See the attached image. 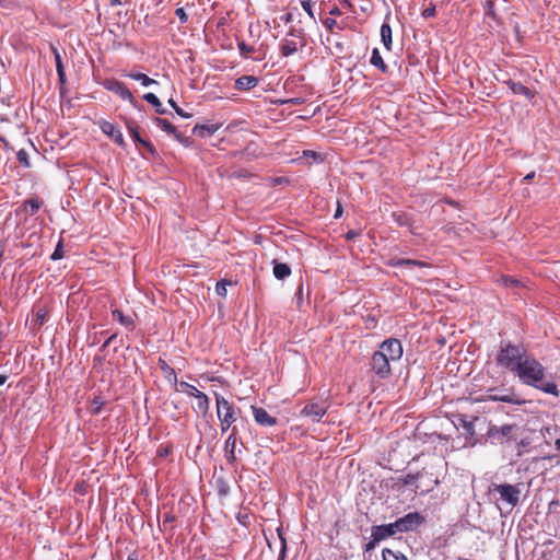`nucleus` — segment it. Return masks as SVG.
I'll use <instances>...</instances> for the list:
<instances>
[{
    "mask_svg": "<svg viewBox=\"0 0 560 560\" xmlns=\"http://www.w3.org/2000/svg\"><path fill=\"white\" fill-rule=\"evenodd\" d=\"M402 353V346L398 339H387L373 353L371 368L378 377L386 378L392 373V365L401 359Z\"/></svg>",
    "mask_w": 560,
    "mask_h": 560,
    "instance_id": "f257e3e1",
    "label": "nucleus"
},
{
    "mask_svg": "<svg viewBox=\"0 0 560 560\" xmlns=\"http://www.w3.org/2000/svg\"><path fill=\"white\" fill-rule=\"evenodd\" d=\"M514 374L525 385L536 387L546 394L559 395L557 385L553 382L544 381L545 369L535 358L526 354Z\"/></svg>",
    "mask_w": 560,
    "mask_h": 560,
    "instance_id": "f03ea898",
    "label": "nucleus"
},
{
    "mask_svg": "<svg viewBox=\"0 0 560 560\" xmlns=\"http://www.w3.org/2000/svg\"><path fill=\"white\" fill-rule=\"evenodd\" d=\"M524 427L516 423L492 425L488 430V438L492 442L505 443L521 441L523 443Z\"/></svg>",
    "mask_w": 560,
    "mask_h": 560,
    "instance_id": "7ed1b4c3",
    "label": "nucleus"
},
{
    "mask_svg": "<svg viewBox=\"0 0 560 560\" xmlns=\"http://www.w3.org/2000/svg\"><path fill=\"white\" fill-rule=\"evenodd\" d=\"M525 357L526 353L522 348L508 345L501 349L498 355V363L515 373Z\"/></svg>",
    "mask_w": 560,
    "mask_h": 560,
    "instance_id": "20e7f679",
    "label": "nucleus"
},
{
    "mask_svg": "<svg viewBox=\"0 0 560 560\" xmlns=\"http://www.w3.org/2000/svg\"><path fill=\"white\" fill-rule=\"evenodd\" d=\"M217 416L220 421L234 423L237 420V411L232 402L223 396L215 394Z\"/></svg>",
    "mask_w": 560,
    "mask_h": 560,
    "instance_id": "39448f33",
    "label": "nucleus"
},
{
    "mask_svg": "<svg viewBox=\"0 0 560 560\" xmlns=\"http://www.w3.org/2000/svg\"><path fill=\"white\" fill-rule=\"evenodd\" d=\"M327 410L328 404L326 400L311 401L304 406L301 415L308 418L312 422H318Z\"/></svg>",
    "mask_w": 560,
    "mask_h": 560,
    "instance_id": "423d86ee",
    "label": "nucleus"
},
{
    "mask_svg": "<svg viewBox=\"0 0 560 560\" xmlns=\"http://www.w3.org/2000/svg\"><path fill=\"white\" fill-rule=\"evenodd\" d=\"M495 491L500 494L501 500L508 502L511 506H515L520 498V489L513 485H499Z\"/></svg>",
    "mask_w": 560,
    "mask_h": 560,
    "instance_id": "0eeeda50",
    "label": "nucleus"
},
{
    "mask_svg": "<svg viewBox=\"0 0 560 560\" xmlns=\"http://www.w3.org/2000/svg\"><path fill=\"white\" fill-rule=\"evenodd\" d=\"M397 533H401L397 521L386 525L374 526L372 528V538L375 541L384 540L390 536H394Z\"/></svg>",
    "mask_w": 560,
    "mask_h": 560,
    "instance_id": "6e6552de",
    "label": "nucleus"
},
{
    "mask_svg": "<svg viewBox=\"0 0 560 560\" xmlns=\"http://www.w3.org/2000/svg\"><path fill=\"white\" fill-rule=\"evenodd\" d=\"M493 392H495V389H490L489 394H487L485 397H482V398H475V400H477V401H486V400L504 401V402H510V404H515V405H521V404L525 402L523 399L518 398L512 392H509V393H505V394H501V395L500 394H493Z\"/></svg>",
    "mask_w": 560,
    "mask_h": 560,
    "instance_id": "1a4fd4ad",
    "label": "nucleus"
},
{
    "mask_svg": "<svg viewBox=\"0 0 560 560\" xmlns=\"http://www.w3.org/2000/svg\"><path fill=\"white\" fill-rule=\"evenodd\" d=\"M104 88L119 95L122 100L129 101L131 104L135 103L131 92L121 82L117 80H106Z\"/></svg>",
    "mask_w": 560,
    "mask_h": 560,
    "instance_id": "9d476101",
    "label": "nucleus"
},
{
    "mask_svg": "<svg viewBox=\"0 0 560 560\" xmlns=\"http://www.w3.org/2000/svg\"><path fill=\"white\" fill-rule=\"evenodd\" d=\"M253 416L255 421L262 427H273L277 424V419L270 416L265 409L252 406Z\"/></svg>",
    "mask_w": 560,
    "mask_h": 560,
    "instance_id": "9b49d317",
    "label": "nucleus"
},
{
    "mask_svg": "<svg viewBox=\"0 0 560 560\" xmlns=\"http://www.w3.org/2000/svg\"><path fill=\"white\" fill-rule=\"evenodd\" d=\"M421 521L422 518L418 513H409L404 517L398 518L397 523L402 533L416 528L421 523Z\"/></svg>",
    "mask_w": 560,
    "mask_h": 560,
    "instance_id": "f8f14e48",
    "label": "nucleus"
},
{
    "mask_svg": "<svg viewBox=\"0 0 560 560\" xmlns=\"http://www.w3.org/2000/svg\"><path fill=\"white\" fill-rule=\"evenodd\" d=\"M300 46L302 44L298 43L294 38L285 37L281 43V52L284 57H289L295 54Z\"/></svg>",
    "mask_w": 560,
    "mask_h": 560,
    "instance_id": "ddd939ff",
    "label": "nucleus"
},
{
    "mask_svg": "<svg viewBox=\"0 0 560 560\" xmlns=\"http://www.w3.org/2000/svg\"><path fill=\"white\" fill-rule=\"evenodd\" d=\"M258 84V79L253 75H243L235 81L237 90H250Z\"/></svg>",
    "mask_w": 560,
    "mask_h": 560,
    "instance_id": "4468645a",
    "label": "nucleus"
},
{
    "mask_svg": "<svg viewBox=\"0 0 560 560\" xmlns=\"http://www.w3.org/2000/svg\"><path fill=\"white\" fill-rule=\"evenodd\" d=\"M197 402H196V408L199 412H201L203 416H206L209 411V407H210V401H209V398L206 394H203L202 392L198 393V395L195 397Z\"/></svg>",
    "mask_w": 560,
    "mask_h": 560,
    "instance_id": "2eb2a0df",
    "label": "nucleus"
},
{
    "mask_svg": "<svg viewBox=\"0 0 560 560\" xmlns=\"http://www.w3.org/2000/svg\"><path fill=\"white\" fill-rule=\"evenodd\" d=\"M103 131L105 133H107L108 136H110L113 138V140L115 142H117L118 144H122L124 143L122 133L119 130H117L112 124L105 122L103 125Z\"/></svg>",
    "mask_w": 560,
    "mask_h": 560,
    "instance_id": "dca6fc26",
    "label": "nucleus"
},
{
    "mask_svg": "<svg viewBox=\"0 0 560 560\" xmlns=\"http://www.w3.org/2000/svg\"><path fill=\"white\" fill-rule=\"evenodd\" d=\"M381 39L387 50L392 48V27L384 23L381 26Z\"/></svg>",
    "mask_w": 560,
    "mask_h": 560,
    "instance_id": "f3484780",
    "label": "nucleus"
},
{
    "mask_svg": "<svg viewBox=\"0 0 560 560\" xmlns=\"http://www.w3.org/2000/svg\"><path fill=\"white\" fill-rule=\"evenodd\" d=\"M291 269L287 264L276 262L273 266V275L277 279L282 280L289 277Z\"/></svg>",
    "mask_w": 560,
    "mask_h": 560,
    "instance_id": "a211bd4d",
    "label": "nucleus"
},
{
    "mask_svg": "<svg viewBox=\"0 0 560 560\" xmlns=\"http://www.w3.org/2000/svg\"><path fill=\"white\" fill-rule=\"evenodd\" d=\"M236 446V434L235 428L232 430V433L228 436L225 441V452L229 458H234V450Z\"/></svg>",
    "mask_w": 560,
    "mask_h": 560,
    "instance_id": "6ab92c4d",
    "label": "nucleus"
},
{
    "mask_svg": "<svg viewBox=\"0 0 560 560\" xmlns=\"http://www.w3.org/2000/svg\"><path fill=\"white\" fill-rule=\"evenodd\" d=\"M52 50H54V55H55L56 69H57V73L59 77V81L61 84H63L66 82V73H65V68H63L62 61H61V56L57 49L54 48Z\"/></svg>",
    "mask_w": 560,
    "mask_h": 560,
    "instance_id": "aec40b11",
    "label": "nucleus"
},
{
    "mask_svg": "<svg viewBox=\"0 0 560 560\" xmlns=\"http://www.w3.org/2000/svg\"><path fill=\"white\" fill-rule=\"evenodd\" d=\"M42 202L37 199H30L23 203V209L31 215L35 214L40 208Z\"/></svg>",
    "mask_w": 560,
    "mask_h": 560,
    "instance_id": "412c9836",
    "label": "nucleus"
},
{
    "mask_svg": "<svg viewBox=\"0 0 560 560\" xmlns=\"http://www.w3.org/2000/svg\"><path fill=\"white\" fill-rule=\"evenodd\" d=\"M128 77L133 79V80H136V81L141 82V84L143 86H149L151 84H155L156 83L155 80H153V79L149 78L147 74L140 73V72H138V73H130V74H128Z\"/></svg>",
    "mask_w": 560,
    "mask_h": 560,
    "instance_id": "4be33fe9",
    "label": "nucleus"
},
{
    "mask_svg": "<svg viewBox=\"0 0 560 560\" xmlns=\"http://www.w3.org/2000/svg\"><path fill=\"white\" fill-rule=\"evenodd\" d=\"M113 317L125 327H131L133 325L132 318L130 316H125L119 310L113 311Z\"/></svg>",
    "mask_w": 560,
    "mask_h": 560,
    "instance_id": "5701e85b",
    "label": "nucleus"
},
{
    "mask_svg": "<svg viewBox=\"0 0 560 560\" xmlns=\"http://www.w3.org/2000/svg\"><path fill=\"white\" fill-rule=\"evenodd\" d=\"M155 124L163 131L171 133V135H176V128L166 119L156 118Z\"/></svg>",
    "mask_w": 560,
    "mask_h": 560,
    "instance_id": "b1692460",
    "label": "nucleus"
},
{
    "mask_svg": "<svg viewBox=\"0 0 560 560\" xmlns=\"http://www.w3.org/2000/svg\"><path fill=\"white\" fill-rule=\"evenodd\" d=\"M143 98L150 103L151 105H153L154 107H156V112L160 113V114H164L165 110L161 108L162 104L160 102V100L156 97L155 94L153 93H147L143 95Z\"/></svg>",
    "mask_w": 560,
    "mask_h": 560,
    "instance_id": "393cba45",
    "label": "nucleus"
},
{
    "mask_svg": "<svg viewBox=\"0 0 560 560\" xmlns=\"http://www.w3.org/2000/svg\"><path fill=\"white\" fill-rule=\"evenodd\" d=\"M512 91L515 94L524 95L527 98H532L533 97V92L528 88H526L525 85H523L521 83H513Z\"/></svg>",
    "mask_w": 560,
    "mask_h": 560,
    "instance_id": "a878e982",
    "label": "nucleus"
},
{
    "mask_svg": "<svg viewBox=\"0 0 560 560\" xmlns=\"http://www.w3.org/2000/svg\"><path fill=\"white\" fill-rule=\"evenodd\" d=\"M382 556L383 560H408L402 553L390 549H384Z\"/></svg>",
    "mask_w": 560,
    "mask_h": 560,
    "instance_id": "bb28decb",
    "label": "nucleus"
},
{
    "mask_svg": "<svg viewBox=\"0 0 560 560\" xmlns=\"http://www.w3.org/2000/svg\"><path fill=\"white\" fill-rule=\"evenodd\" d=\"M371 63L377 68H380L381 70L385 71L386 69V66L383 61V58L381 57L378 50L375 48L372 52V57H371Z\"/></svg>",
    "mask_w": 560,
    "mask_h": 560,
    "instance_id": "cd10ccee",
    "label": "nucleus"
},
{
    "mask_svg": "<svg viewBox=\"0 0 560 560\" xmlns=\"http://www.w3.org/2000/svg\"><path fill=\"white\" fill-rule=\"evenodd\" d=\"M182 392L186 393L189 396L196 397L198 393H200L199 389H197L194 385H190L186 382H182L179 384Z\"/></svg>",
    "mask_w": 560,
    "mask_h": 560,
    "instance_id": "c85d7f7f",
    "label": "nucleus"
},
{
    "mask_svg": "<svg viewBox=\"0 0 560 560\" xmlns=\"http://www.w3.org/2000/svg\"><path fill=\"white\" fill-rule=\"evenodd\" d=\"M395 266H409V265H412V266H419V267H425L427 265L422 261H419V260H411V259H398L395 264Z\"/></svg>",
    "mask_w": 560,
    "mask_h": 560,
    "instance_id": "c756f323",
    "label": "nucleus"
},
{
    "mask_svg": "<svg viewBox=\"0 0 560 560\" xmlns=\"http://www.w3.org/2000/svg\"><path fill=\"white\" fill-rule=\"evenodd\" d=\"M228 284H229V283H228V282H225V281H220V282H218V283H217V285H215V292L218 293V295H220V296H222V298H225V296H226V292H228V290H226V285H228Z\"/></svg>",
    "mask_w": 560,
    "mask_h": 560,
    "instance_id": "7c9ffc66",
    "label": "nucleus"
},
{
    "mask_svg": "<svg viewBox=\"0 0 560 560\" xmlns=\"http://www.w3.org/2000/svg\"><path fill=\"white\" fill-rule=\"evenodd\" d=\"M302 4V8L304 9V11L308 14V16L313 20H315V15H314V12L312 10V3H311V0H303L301 2Z\"/></svg>",
    "mask_w": 560,
    "mask_h": 560,
    "instance_id": "2f4dec72",
    "label": "nucleus"
},
{
    "mask_svg": "<svg viewBox=\"0 0 560 560\" xmlns=\"http://www.w3.org/2000/svg\"><path fill=\"white\" fill-rule=\"evenodd\" d=\"M323 24L329 30V31H334L335 27H339L338 26V23L336 20L334 19H330V18H326L324 21H323Z\"/></svg>",
    "mask_w": 560,
    "mask_h": 560,
    "instance_id": "473e14b6",
    "label": "nucleus"
},
{
    "mask_svg": "<svg viewBox=\"0 0 560 560\" xmlns=\"http://www.w3.org/2000/svg\"><path fill=\"white\" fill-rule=\"evenodd\" d=\"M435 14V7L430 3L429 7L424 8L423 11H422V16L423 18H431Z\"/></svg>",
    "mask_w": 560,
    "mask_h": 560,
    "instance_id": "72a5a7b5",
    "label": "nucleus"
},
{
    "mask_svg": "<svg viewBox=\"0 0 560 560\" xmlns=\"http://www.w3.org/2000/svg\"><path fill=\"white\" fill-rule=\"evenodd\" d=\"M175 14L180 20L182 23H185L188 19L187 14L183 8L176 9Z\"/></svg>",
    "mask_w": 560,
    "mask_h": 560,
    "instance_id": "f704fd0d",
    "label": "nucleus"
},
{
    "mask_svg": "<svg viewBox=\"0 0 560 560\" xmlns=\"http://www.w3.org/2000/svg\"><path fill=\"white\" fill-rule=\"evenodd\" d=\"M132 138H133L135 141H137V142L143 144L144 147H147L150 151L152 150L151 145L149 143H147L145 141H143L140 138L139 133L137 131H135V130H132Z\"/></svg>",
    "mask_w": 560,
    "mask_h": 560,
    "instance_id": "c9c22d12",
    "label": "nucleus"
},
{
    "mask_svg": "<svg viewBox=\"0 0 560 560\" xmlns=\"http://www.w3.org/2000/svg\"><path fill=\"white\" fill-rule=\"evenodd\" d=\"M61 257H62L61 247H60V245H58L51 255V259L57 260V259H60Z\"/></svg>",
    "mask_w": 560,
    "mask_h": 560,
    "instance_id": "e433bc0d",
    "label": "nucleus"
},
{
    "mask_svg": "<svg viewBox=\"0 0 560 560\" xmlns=\"http://www.w3.org/2000/svg\"><path fill=\"white\" fill-rule=\"evenodd\" d=\"M232 424L233 423L220 421V428H221L222 433L226 432L232 427Z\"/></svg>",
    "mask_w": 560,
    "mask_h": 560,
    "instance_id": "4c0bfd02",
    "label": "nucleus"
},
{
    "mask_svg": "<svg viewBox=\"0 0 560 560\" xmlns=\"http://www.w3.org/2000/svg\"><path fill=\"white\" fill-rule=\"evenodd\" d=\"M18 158H19V161L24 163L25 165H27V161H26V154L23 152V151H20L18 153Z\"/></svg>",
    "mask_w": 560,
    "mask_h": 560,
    "instance_id": "58836bf2",
    "label": "nucleus"
},
{
    "mask_svg": "<svg viewBox=\"0 0 560 560\" xmlns=\"http://www.w3.org/2000/svg\"><path fill=\"white\" fill-rule=\"evenodd\" d=\"M176 114L184 117V118H188L190 117L189 114L185 113L179 106L175 109Z\"/></svg>",
    "mask_w": 560,
    "mask_h": 560,
    "instance_id": "ea45409f",
    "label": "nucleus"
},
{
    "mask_svg": "<svg viewBox=\"0 0 560 560\" xmlns=\"http://www.w3.org/2000/svg\"><path fill=\"white\" fill-rule=\"evenodd\" d=\"M217 129H218V127H206V126L200 127V130H207V132L210 135L215 132Z\"/></svg>",
    "mask_w": 560,
    "mask_h": 560,
    "instance_id": "a19ab883",
    "label": "nucleus"
},
{
    "mask_svg": "<svg viewBox=\"0 0 560 560\" xmlns=\"http://www.w3.org/2000/svg\"><path fill=\"white\" fill-rule=\"evenodd\" d=\"M504 282H505V284H508V285H514V284H516V283H517V280H514V279H512V278H508V277H506V278H504Z\"/></svg>",
    "mask_w": 560,
    "mask_h": 560,
    "instance_id": "79ce46f5",
    "label": "nucleus"
},
{
    "mask_svg": "<svg viewBox=\"0 0 560 560\" xmlns=\"http://www.w3.org/2000/svg\"><path fill=\"white\" fill-rule=\"evenodd\" d=\"M376 542H377V541H375L374 539H373L372 541H370V542L366 545L365 550H366V551H369V550L373 549Z\"/></svg>",
    "mask_w": 560,
    "mask_h": 560,
    "instance_id": "37998d69",
    "label": "nucleus"
},
{
    "mask_svg": "<svg viewBox=\"0 0 560 560\" xmlns=\"http://www.w3.org/2000/svg\"><path fill=\"white\" fill-rule=\"evenodd\" d=\"M355 236H357V232H355V231H349V232L347 233V238H348V240H352V238H354Z\"/></svg>",
    "mask_w": 560,
    "mask_h": 560,
    "instance_id": "c03bdc74",
    "label": "nucleus"
},
{
    "mask_svg": "<svg viewBox=\"0 0 560 560\" xmlns=\"http://www.w3.org/2000/svg\"><path fill=\"white\" fill-rule=\"evenodd\" d=\"M95 405V407H93V411L94 412H98L100 408H101V402H97V401H94L93 402V406Z\"/></svg>",
    "mask_w": 560,
    "mask_h": 560,
    "instance_id": "a18cd8bd",
    "label": "nucleus"
},
{
    "mask_svg": "<svg viewBox=\"0 0 560 560\" xmlns=\"http://www.w3.org/2000/svg\"><path fill=\"white\" fill-rule=\"evenodd\" d=\"M304 155H305V156H313V158H316V155H317V154H316L315 152H313V151H304Z\"/></svg>",
    "mask_w": 560,
    "mask_h": 560,
    "instance_id": "49530a36",
    "label": "nucleus"
},
{
    "mask_svg": "<svg viewBox=\"0 0 560 560\" xmlns=\"http://www.w3.org/2000/svg\"><path fill=\"white\" fill-rule=\"evenodd\" d=\"M534 177H535V173H534V172H532V173L527 174V175L524 177V180H530V179H533Z\"/></svg>",
    "mask_w": 560,
    "mask_h": 560,
    "instance_id": "de8ad7c7",
    "label": "nucleus"
},
{
    "mask_svg": "<svg viewBox=\"0 0 560 560\" xmlns=\"http://www.w3.org/2000/svg\"><path fill=\"white\" fill-rule=\"evenodd\" d=\"M168 104L174 108V110L178 107V105L174 102L173 98L168 100Z\"/></svg>",
    "mask_w": 560,
    "mask_h": 560,
    "instance_id": "09e8293b",
    "label": "nucleus"
},
{
    "mask_svg": "<svg viewBox=\"0 0 560 560\" xmlns=\"http://www.w3.org/2000/svg\"><path fill=\"white\" fill-rule=\"evenodd\" d=\"M7 382V375L0 374V386Z\"/></svg>",
    "mask_w": 560,
    "mask_h": 560,
    "instance_id": "8fccbe9b",
    "label": "nucleus"
},
{
    "mask_svg": "<svg viewBox=\"0 0 560 560\" xmlns=\"http://www.w3.org/2000/svg\"><path fill=\"white\" fill-rule=\"evenodd\" d=\"M240 49H241L242 51H247V52H248V51H250V49H249V48H247V47L245 46V44H241V45H240Z\"/></svg>",
    "mask_w": 560,
    "mask_h": 560,
    "instance_id": "3c124183",
    "label": "nucleus"
},
{
    "mask_svg": "<svg viewBox=\"0 0 560 560\" xmlns=\"http://www.w3.org/2000/svg\"><path fill=\"white\" fill-rule=\"evenodd\" d=\"M340 215H341V209H340V207H338L335 212V218H339Z\"/></svg>",
    "mask_w": 560,
    "mask_h": 560,
    "instance_id": "603ef678",
    "label": "nucleus"
},
{
    "mask_svg": "<svg viewBox=\"0 0 560 560\" xmlns=\"http://www.w3.org/2000/svg\"><path fill=\"white\" fill-rule=\"evenodd\" d=\"M555 446L558 451H560V438L556 440Z\"/></svg>",
    "mask_w": 560,
    "mask_h": 560,
    "instance_id": "864d4df0",
    "label": "nucleus"
},
{
    "mask_svg": "<svg viewBox=\"0 0 560 560\" xmlns=\"http://www.w3.org/2000/svg\"><path fill=\"white\" fill-rule=\"evenodd\" d=\"M545 432H546L547 434H550V428H545V429L542 430V434H544V435H545Z\"/></svg>",
    "mask_w": 560,
    "mask_h": 560,
    "instance_id": "5fc2aeb1",
    "label": "nucleus"
},
{
    "mask_svg": "<svg viewBox=\"0 0 560 560\" xmlns=\"http://www.w3.org/2000/svg\"><path fill=\"white\" fill-rule=\"evenodd\" d=\"M112 4H119L120 0H110Z\"/></svg>",
    "mask_w": 560,
    "mask_h": 560,
    "instance_id": "6e6d98bb",
    "label": "nucleus"
},
{
    "mask_svg": "<svg viewBox=\"0 0 560 560\" xmlns=\"http://www.w3.org/2000/svg\"><path fill=\"white\" fill-rule=\"evenodd\" d=\"M331 14H336V13H339V10L337 8H335L334 10H331L330 12Z\"/></svg>",
    "mask_w": 560,
    "mask_h": 560,
    "instance_id": "4d7b16f0",
    "label": "nucleus"
}]
</instances>
